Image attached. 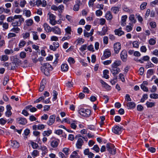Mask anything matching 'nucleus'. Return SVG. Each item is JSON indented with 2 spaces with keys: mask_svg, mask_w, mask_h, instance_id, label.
<instances>
[{
  "mask_svg": "<svg viewBox=\"0 0 158 158\" xmlns=\"http://www.w3.org/2000/svg\"><path fill=\"white\" fill-rule=\"evenodd\" d=\"M87 47L86 44H84L82 45L81 47L80 48V50L82 52L85 50Z\"/></svg>",
  "mask_w": 158,
  "mask_h": 158,
  "instance_id": "obj_61",
  "label": "nucleus"
},
{
  "mask_svg": "<svg viewBox=\"0 0 158 158\" xmlns=\"http://www.w3.org/2000/svg\"><path fill=\"white\" fill-rule=\"evenodd\" d=\"M92 149L94 150L96 152H98L100 151V148L97 145H94Z\"/></svg>",
  "mask_w": 158,
  "mask_h": 158,
  "instance_id": "obj_59",
  "label": "nucleus"
},
{
  "mask_svg": "<svg viewBox=\"0 0 158 158\" xmlns=\"http://www.w3.org/2000/svg\"><path fill=\"white\" fill-rule=\"evenodd\" d=\"M27 110H29L30 111L32 112H35L37 110V109L35 107H32L31 105L27 106L26 107Z\"/></svg>",
  "mask_w": 158,
  "mask_h": 158,
  "instance_id": "obj_25",
  "label": "nucleus"
},
{
  "mask_svg": "<svg viewBox=\"0 0 158 158\" xmlns=\"http://www.w3.org/2000/svg\"><path fill=\"white\" fill-rule=\"evenodd\" d=\"M26 25L28 26H31L33 23V20L31 19H29L25 21Z\"/></svg>",
  "mask_w": 158,
  "mask_h": 158,
  "instance_id": "obj_39",
  "label": "nucleus"
},
{
  "mask_svg": "<svg viewBox=\"0 0 158 158\" xmlns=\"http://www.w3.org/2000/svg\"><path fill=\"white\" fill-rule=\"evenodd\" d=\"M46 83V80L45 79H43L40 84V85L39 88L40 91H42L45 87V85Z\"/></svg>",
  "mask_w": 158,
  "mask_h": 158,
  "instance_id": "obj_22",
  "label": "nucleus"
},
{
  "mask_svg": "<svg viewBox=\"0 0 158 158\" xmlns=\"http://www.w3.org/2000/svg\"><path fill=\"white\" fill-rule=\"evenodd\" d=\"M22 35H23V38L24 39H27L30 36V33L28 32H25L23 33Z\"/></svg>",
  "mask_w": 158,
  "mask_h": 158,
  "instance_id": "obj_62",
  "label": "nucleus"
},
{
  "mask_svg": "<svg viewBox=\"0 0 158 158\" xmlns=\"http://www.w3.org/2000/svg\"><path fill=\"white\" fill-rule=\"evenodd\" d=\"M26 44V42L24 40H21L19 44V47L21 48L23 47Z\"/></svg>",
  "mask_w": 158,
  "mask_h": 158,
  "instance_id": "obj_47",
  "label": "nucleus"
},
{
  "mask_svg": "<svg viewBox=\"0 0 158 158\" xmlns=\"http://www.w3.org/2000/svg\"><path fill=\"white\" fill-rule=\"evenodd\" d=\"M18 122L19 124L22 125H25L27 122L26 119H19Z\"/></svg>",
  "mask_w": 158,
  "mask_h": 158,
  "instance_id": "obj_43",
  "label": "nucleus"
},
{
  "mask_svg": "<svg viewBox=\"0 0 158 158\" xmlns=\"http://www.w3.org/2000/svg\"><path fill=\"white\" fill-rule=\"evenodd\" d=\"M121 63L122 62L121 60H115L112 64L111 66L118 67L121 65Z\"/></svg>",
  "mask_w": 158,
  "mask_h": 158,
  "instance_id": "obj_17",
  "label": "nucleus"
},
{
  "mask_svg": "<svg viewBox=\"0 0 158 158\" xmlns=\"http://www.w3.org/2000/svg\"><path fill=\"white\" fill-rule=\"evenodd\" d=\"M151 60L155 64H157L158 63V58L156 57H152Z\"/></svg>",
  "mask_w": 158,
  "mask_h": 158,
  "instance_id": "obj_64",
  "label": "nucleus"
},
{
  "mask_svg": "<svg viewBox=\"0 0 158 158\" xmlns=\"http://www.w3.org/2000/svg\"><path fill=\"white\" fill-rule=\"evenodd\" d=\"M39 152L37 150H34L32 152L31 154L32 157L34 158L36 157L39 155Z\"/></svg>",
  "mask_w": 158,
  "mask_h": 158,
  "instance_id": "obj_41",
  "label": "nucleus"
},
{
  "mask_svg": "<svg viewBox=\"0 0 158 158\" xmlns=\"http://www.w3.org/2000/svg\"><path fill=\"white\" fill-rule=\"evenodd\" d=\"M76 121L75 120H72L71 121V127L73 129H75L77 127V125L75 123Z\"/></svg>",
  "mask_w": 158,
  "mask_h": 158,
  "instance_id": "obj_50",
  "label": "nucleus"
},
{
  "mask_svg": "<svg viewBox=\"0 0 158 158\" xmlns=\"http://www.w3.org/2000/svg\"><path fill=\"white\" fill-rule=\"evenodd\" d=\"M31 32L32 33L33 39L35 40H38L39 39V36L38 35V32L35 31H32Z\"/></svg>",
  "mask_w": 158,
  "mask_h": 158,
  "instance_id": "obj_31",
  "label": "nucleus"
},
{
  "mask_svg": "<svg viewBox=\"0 0 158 158\" xmlns=\"http://www.w3.org/2000/svg\"><path fill=\"white\" fill-rule=\"evenodd\" d=\"M24 20L22 15H15L14 16L9 17L7 19V22H12L11 25L13 27L20 26Z\"/></svg>",
  "mask_w": 158,
  "mask_h": 158,
  "instance_id": "obj_1",
  "label": "nucleus"
},
{
  "mask_svg": "<svg viewBox=\"0 0 158 158\" xmlns=\"http://www.w3.org/2000/svg\"><path fill=\"white\" fill-rule=\"evenodd\" d=\"M139 44V42L137 41H134L132 43L133 47L135 48H138Z\"/></svg>",
  "mask_w": 158,
  "mask_h": 158,
  "instance_id": "obj_45",
  "label": "nucleus"
},
{
  "mask_svg": "<svg viewBox=\"0 0 158 158\" xmlns=\"http://www.w3.org/2000/svg\"><path fill=\"white\" fill-rule=\"evenodd\" d=\"M59 142V139L55 138H52L50 142L51 146L53 148H56L58 146Z\"/></svg>",
  "mask_w": 158,
  "mask_h": 158,
  "instance_id": "obj_6",
  "label": "nucleus"
},
{
  "mask_svg": "<svg viewBox=\"0 0 158 158\" xmlns=\"http://www.w3.org/2000/svg\"><path fill=\"white\" fill-rule=\"evenodd\" d=\"M111 56V52L108 49H106L104 52L103 56L101 58L102 60H104L105 58H107Z\"/></svg>",
  "mask_w": 158,
  "mask_h": 158,
  "instance_id": "obj_10",
  "label": "nucleus"
},
{
  "mask_svg": "<svg viewBox=\"0 0 158 158\" xmlns=\"http://www.w3.org/2000/svg\"><path fill=\"white\" fill-rule=\"evenodd\" d=\"M52 31L55 34L58 35H60L61 33L60 29L56 26H55L52 28Z\"/></svg>",
  "mask_w": 158,
  "mask_h": 158,
  "instance_id": "obj_14",
  "label": "nucleus"
},
{
  "mask_svg": "<svg viewBox=\"0 0 158 158\" xmlns=\"http://www.w3.org/2000/svg\"><path fill=\"white\" fill-rule=\"evenodd\" d=\"M102 11L100 10H97L95 12V14L97 16H100L102 15Z\"/></svg>",
  "mask_w": 158,
  "mask_h": 158,
  "instance_id": "obj_58",
  "label": "nucleus"
},
{
  "mask_svg": "<svg viewBox=\"0 0 158 158\" xmlns=\"http://www.w3.org/2000/svg\"><path fill=\"white\" fill-rule=\"evenodd\" d=\"M48 15L49 16L50 23L52 26L55 25L57 23L56 20V16L50 13H48Z\"/></svg>",
  "mask_w": 158,
  "mask_h": 158,
  "instance_id": "obj_5",
  "label": "nucleus"
},
{
  "mask_svg": "<svg viewBox=\"0 0 158 158\" xmlns=\"http://www.w3.org/2000/svg\"><path fill=\"white\" fill-rule=\"evenodd\" d=\"M23 14H25V16L27 17H29L31 15V12L30 10H27L25 9L23 10Z\"/></svg>",
  "mask_w": 158,
  "mask_h": 158,
  "instance_id": "obj_30",
  "label": "nucleus"
},
{
  "mask_svg": "<svg viewBox=\"0 0 158 158\" xmlns=\"http://www.w3.org/2000/svg\"><path fill=\"white\" fill-rule=\"evenodd\" d=\"M115 32L116 35H118L119 36H121L124 34V32L122 30L121 27L115 30Z\"/></svg>",
  "mask_w": 158,
  "mask_h": 158,
  "instance_id": "obj_24",
  "label": "nucleus"
},
{
  "mask_svg": "<svg viewBox=\"0 0 158 158\" xmlns=\"http://www.w3.org/2000/svg\"><path fill=\"white\" fill-rule=\"evenodd\" d=\"M83 143V141L81 138H79L76 145L77 148H81Z\"/></svg>",
  "mask_w": 158,
  "mask_h": 158,
  "instance_id": "obj_18",
  "label": "nucleus"
},
{
  "mask_svg": "<svg viewBox=\"0 0 158 158\" xmlns=\"http://www.w3.org/2000/svg\"><path fill=\"white\" fill-rule=\"evenodd\" d=\"M147 3L143 2L141 5L140 6V8L141 10H143L145 9L147 6Z\"/></svg>",
  "mask_w": 158,
  "mask_h": 158,
  "instance_id": "obj_63",
  "label": "nucleus"
},
{
  "mask_svg": "<svg viewBox=\"0 0 158 158\" xmlns=\"http://www.w3.org/2000/svg\"><path fill=\"white\" fill-rule=\"evenodd\" d=\"M133 26L132 24V25H127L126 26V31L128 32H130L132 30V27Z\"/></svg>",
  "mask_w": 158,
  "mask_h": 158,
  "instance_id": "obj_60",
  "label": "nucleus"
},
{
  "mask_svg": "<svg viewBox=\"0 0 158 158\" xmlns=\"http://www.w3.org/2000/svg\"><path fill=\"white\" fill-rule=\"evenodd\" d=\"M79 156L76 151H74L70 156V158H79Z\"/></svg>",
  "mask_w": 158,
  "mask_h": 158,
  "instance_id": "obj_32",
  "label": "nucleus"
},
{
  "mask_svg": "<svg viewBox=\"0 0 158 158\" xmlns=\"http://www.w3.org/2000/svg\"><path fill=\"white\" fill-rule=\"evenodd\" d=\"M129 19L131 22V23H129L130 25H132L133 24H135L136 22V20L135 18V16L133 14L129 16Z\"/></svg>",
  "mask_w": 158,
  "mask_h": 158,
  "instance_id": "obj_13",
  "label": "nucleus"
},
{
  "mask_svg": "<svg viewBox=\"0 0 158 158\" xmlns=\"http://www.w3.org/2000/svg\"><path fill=\"white\" fill-rule=\"evenodd\" d=\"M69 67L68 65L66 64H64L61 65V69L63 71H67L68 70Z\"/></svg>",
  "mask_w": 158,
  "mask_h": 158,
  "instance_id": "obj_29",
  "label": "nucleus"
},
{
  "mask_svg": "<svg viewBox=\"0 0 158 158\" xmlns=\"http://www.w3.org/2000/svg\"><path fill=\"white\" fill-rule=\"evenodd\" d=\"M155 103L153 102H147L146 103V105L148 107L151 108L155 106Z\"/></svg>",
  "mask_w": 158,
  "mask_h": 158,
  "instance_id": "obj_46",
  "label": "nucleus"
},
{
  "mask_svg": "<svg viewBox=\"0 0 158 158\" xmlns=\"http://www.w3.org/2000/svg\"><path fill=\"white\" fill-rule=\"evenodd\" d=\"M71 38V36L70 35L65 34L64 35V36L62 39L61 41H64L66 40H68Z\"/></svg>",
  "mask_w": 158,
  "mask_h": 158,
  "instance_id": "obj_38",
  "label": "nucleus"
},
{
  "mask_svg": "<svg viewBox=\"0 0 158 158\" xmlns=\"http://www.w3.org/2000/svg\"><path fill=\"white\" fill-rule=\"evenodd\" d=\"M127 18V16L125 15L123 16L121 18V25L122 26H124L126 25V21Z\"/></svg>",
  "mask_w": 158,
  "mask_h": 158,
  "instance_id": "obj_23",
  "label": "nucleus"
},
{
  "mask_svg": "<svg viewBox=\"0 0 158 158\" xmlns=\"http://www.w3.org/2000/svg\"><path fill=\"white\" fill-rule=\"evenodd\" d=\"M154 72V70L152 69H151L148 70V71L147 73V76H149V77L150 76L152 75L153 74Z\"/></svg>",
  "mask_w": 158,
  "mask_h": 158,
  "instance_id": "obj_53",
  "label": "nucleus"
},
{
  "mask_svg": "<svg viewBox=\"0 0 158 158\" xmlns=\"http://www.w3.org/2000/svg\"><path fill=\"white\" fill-rule=\"evenodd\" d=\"M156 43V40L152 38H151L149 40V44L151 45H153L155 44Z\"/></svg>",
  "mask_w": 158,
  "mask_h": 158,
  "instance_id": "obj_57",
  "label": "nucleus"
},
{
  "mask_svg": "<svg viewBox=\"0 0 158 158\" xmlns=\"http://www.w3.org/2000/svg\"><path fill=\"white\" fill-rule=\"evenodd\" d=\"M111 10L114 14H116L119 11V8L117 6L113 7L111 8Z\"/></svg>",
  "mask_w": 158,
  "mask_h": 158,
  "instance_id": "obj_34",
  "label": "nucleus"
},
{
  "mask_svg": "<svg viewBox=\"0 0 158 158\" xmlns=\"http://www.w3.org/2000/svg\"><path fill=\"white\" fill-rule=\"evenodd\" d=\"M13 27L10 30V31L18 33L20 31V29L18 27Z\"/></svg>",
  "mask_w": 158,
  "mask_h": 158,
  "instance_id": "obj_26",
  "label": "nucleus"
},
{
  "mask_svg": "<svg viewBox=\"0 0 158 158\" xmlns=\"http://www.w3.org/2000/svg\"><path fill=\"white\" fill-rule=\"evenodd\" d=\"M9 59V56L6 55H2L1 56L0 60L2 61H5Z\"/></svg>",
  "mask_w": 158,
  "mask_h": 158,
  "instance_id": "obj_40",
  "label": "nucleus"
},
{
  "mask_svg": "<svg viewBox=\"0 0 158 158\" xmlns=\"http://www.w3.org/2000/svg\"><path fill=\"white\" fill-rule=\"evenodd\" d=\"M41 68L42 72L47 76L49 75L50 71L53 69L52 66L48 63H44L43 66L41 67Z\"/></svg>",
  "mask_w": 158,
  "mask_h": 158,
  "instance_id": "obj_2",
  "label": "nucleus"
},
{
  "mask_svg": "<svg viewBox=\"0 0 158 158\" xmlns=\"http://www.w3.org/2000/svg\"><path fill=\"white\" fill-rule=\"evenodd\" d=\"M65 34H67L71 35V27L68 26L65 29Z\"/></svg>",
  "mask_w": 158,
  "mask_h": 158,
  "instance_id": "obj_48",
  "label": "nucleus"
},
{
  "mask_svg": "<svg viewBox=\"0 0 158 158\" xmlns=\"http://www.w3.org/2000/svg\"><path fill=\"white\" fill-rule=\"evenodd\" d=\"M105 17L107 20H110L113 18V16L110 11H107Z\"/></svg>",
  "mask_w": 158,
  "mask_h": 158,
  "instance_id": "obj_21",
  "label": "nucleus"
},
{
  "mask_svg": "<svg viewBox=\"0 0 158 158\" xmlns=\"http://www.w3.org/2000/svg\"><path fill=\"white\" fill-rule=\"evenodd\" d=\"M11 146L13 148H17L19 147V145L18 142L14 140L11 142Z\"/></svg>",
  "mask_w": 158,
  "mask_h": 158,
  "instance_id": "obj_27",
  "label": "nucleus"
},
{
  "mask_svg": "<svg viewBox=\"0 0 158 158\" xmlns=\"http://www.w3.org/2000/svg\"><path fill=\"white\" fill-rule=\"evenodd\" d=\"M127 54L126 50H123L120 54V58L123 62H126L127 60Z\"/></svg>",
  "mask_w": 158,
  "mask_h": 158,
  "instance_id": "obj_8",
  "label": "nucleus"
},
{
  "mask_svg": "<svg viewBox=\"0 0 158 158\" xmlns=\"http://www.w3.org/2000/svg\"><path fill=\"white\" fill-rule=\"evenodd\" d=\"M18 66L16 65L12 61L11 63H10V66H9V69L11 70H14L16 69Z\"/></svg>",
  "mask_w": 158,
  "mask_h": 158,
  "instance_id": "obj_36",
  "label": "nucleus"
},
{
  "mask_svg": "<svg viewBox=\"0 0 158 158\" xmlns=\"http://www.w3.org/2000/svg\"><path fill=\"white\" fill-rule=\"evenodd\" d=\"M26 3V2L25 0H20L19 2V5L21 7H23Z\"/></svg>",
  "mask_w": 158,
  "mask_h": 158,
  "instance_id": "obj_52",
  "label": "nucleus"
},
{
  "mask_svg": "<svg viewBox=\"0 0 158 158\" xmlns=\"http://www.w3.org/2000/svg\"><path fill=\"white\" fill-rule=\"evenodd\" d=\"M108 28L107 26L103 27L102 31H98L97 32V34L101 36L105 35L108 31Z\"/></svg>",
  "mask_w": 158,
  "mask_h": 158,
  "instance_id": "obj_12",
  "label": "nucleus"
},
{
  "mask_svg": "<svg viewBox=\"0 0 158 158\" xmlns=\"http://www.w3.org/2000/svg\"><path fill=\"white\" fill-rule=\"evenodd\" d=\"M106 148L107 150L110 154L114 155L116 153L115 147L113 144L111 143H107L106 145Z\"/></svg>",
  "mask_w": 158,
  "mask_h": 158,
  "instance_id": "obj_4",
  "label": "nucleus"
},
{
  "mask_svg": "<svg viewBox=\"0 0 158 158\" xmlns=\"http://www.w3.org/2000/svg\"><path fill=\"white\" fill-rule=\"evenodd\" d=\"M114 48L115 53L118 54L121 48L120 43L119 42L115 43L114 45Z\"/></svg>",
  "mask_w": 158,
  "mask_h": 158,
  "instance_id": "obj_9",
  "label": "nucleus"
},
{
  "mask_svg": "<svg viewBox=\"0 0 158 158\" xmlns=\"http://www.w3.org/2000/svg\"><path fill=\"white\" fill-rule=\"evenodd\" d=\"M12 61L16 65L18 66L21 64V60L18 58L17 57H14Z\"/></svg>",
  "mask_w": 158,
  "mask_h": 158,
  "instance_id": "obj_20",
  "label": "nucleus"
},
{
  "mask_svg": "<svg viewBox=\"0 0 158 158\" xmlns=\"http://www.w3.org/2000/svg\"><path fill=\"white\" fill-rule=\"evenodd\" d=\"M45 30L47 32H50L52 31V28L47 23H45L44 24Z\"/></svg>",
  "mask_w": 158,
  "mask_h": 158,
  "instance_id": "obj_19",
  "label": "nucleus"
},
{
  "mask_svg": "<svg viewBox=\"0 0 158 158\" xmlns=\"http://www.w3.org/2000/svg\"><path fill=\"white\" fill-rule=\"evenodd\" d=\"M100 82L102 84L103 86L105 87L107 90H110L111 89V87L108 85L102 80H101Z\"/></svg>",
  "mask_w": 158,
  "mask_h": 158,
  "instance_id": "obj_16",
  "label": "nucleus"
},
{
  "mask_svg": "<svg viewBox=\"0 0 158 158\" xmlns=\"http://www.w3.org/2000/svg\"><path fill=\"white\" fill-rule=\"evenodd\" d=\"M154 67V65L151 62H148L146 64V68L147 69L149 68H153Z\"/></svg>",
  "mask_w": 158,
  "mask_h": 158,
  "instance_id": "obj_49",
  "label": "nucleus"
},
{
  "mask_svg": "<svg viewBox=\"0 0 158 158\" xmlns=\"http://www.w3.org/2000/svg\"><path fill=\"white\" fill-rule=\"evenodd\" d=\"M79 113L82 116L88 118L90 115L91 114L90 110L88 109L81 108L79 110Z\"/></svg>",
  "mask_w": 158,
  "mask_h": 158,
  "instance_id": "obj_3",
  "label": "nucleus"
},
{
  "mask_svg": "<svg viewBox=\"0 0 158 158\" xmlns=\"http://www.w3.org/2000/svg\"><path fill=\"white\" fill-rule=\"evenodd\" d=\"M52 133V130H49L48 131H44L43 133L44 136H49Z\"/></svg>",
  "mask_w": 158,
  "mask_h": 158,
  "instance_id": "obj_35",
  "label": "nucleus"
},
{
  "mask_svg": "<svg viewBox=\"0 0 158 158\" xmlns=\"http://www.w3.org/2000/svg\"><path fill=\"white\" fill-rule=\"evenodd\" d=\"M122 128L118 126H116L112 128L113 132L115 134H118L121 133Z\"/></svg>",
  "mask_w": 158,
  "mask_h": 158,
  "instance_id": "obj_11",
  "label": "nucleus"
},
{
  "mask_svg": "<svg viewBox=\"0 0 158 158\" xmlns=\"http://www.w3.org/2000/svg\"><path fill=\"white\" fill-rule=\"evenodd\" d=\"M13 52V50L12 49H6L4 51L5 53L8 55H10Z\"/></svg>",
  "mask_w": 158,
  "mask_h": 158,
  "instance_id": "obj_55",
  "label": "nucleus"
},
{
  "mask_svg": "<svg viewBox=\"0 0 158 158\" xmlns=\"http://www.w3.org/2000/svg\"><path fill=\"white\" fill-rule=\"evenodd\" d=\"M122 8L123 10L126 12H129L131 11V10L129 9V8L125 5H123L122 6Z\"/></svg>",
  "mask_w": 158,
  "mask_h": 158,
  "instance_id": "obj_44",
  "label": "nucleus"
},
{
  "mask_svg": "<svg viewBox=\"0 0 158 158\" xmlns=\"http://www.w3.org/2000/svg\"><path fill=\"white\" fill-rule=\"evenodd\" d=\"M84 42V40L81 38H78L75 41V44L77 45L79 44H82Z\"/></svg>",
  "mask_w": 158,
  "mask_h": 158,
  "instance_id": "obj_28",
  "label": "nucleus"
},
{
  "mask_svg": "<svg viewBox=\"0 0 158 158\" xmlns=\"http://www.w3.org/2000/svg\"><path fill=\"white\" fill-rule=\"evenodd\" d=\"M127 106L129 109H131L134 108L135 106V104L134 102H131L128 103Z\"/></svg>",
  "mask_w": 158,
  "mask_h": 158,
  "instance_id": "obj_37",
  "label": "nucleus"
},
{
  "mask_svg": "<svg viewBox=\"0 0 158 158\" xmlns=\"http://www.w3.org/2000/svg\"><path fill=\"white\" fill-rule=\"evenodd\" d=\"M109 73V71L108 70H105L103 71V77L106 79L109 78V76L108 75Z\"/></svg>",
  "mask_w": 158,
  "mask_h": 158,
  "instance_id": "obj_42",
  "label": "nucleus"
},
{
  "mask_svg": "<svg viewBox=\"0 0 158 158\" xmlns=\"http://www.w3.org/2000/svg\"><path fill=\"white\" fill-rule=\"evenodd\" d=\"M5 44V41L3 37L0 35V47L4 46Z\"/></svg>",
  "mask_w": 158,
  "mask_h": 158,
  "instance_id": "obj_51",
  "label": "nucleus"
},
{
  "mask_svg": "<svg viewBox=\"0 0 158 158\" xmlns=\"http://www.w3.org/2000/svg\"><path fill=\"white\" fill-rule=\"evenodd\" d=\"M31 144L33 149H36L38 146V144L33 141L31 142Z\"/></svg>",
  "mask_w": 158,
  "mask_h": 158,
  "instance_id": "obj_56",
  "label": "nucleus"
},
{
  "mask_svg": "<svg viewBox=\"0 0 158 158\" xmlns=\"http://www.w3.org/2000/svg\"><path fill=\"white\" fill-rule=\"evenodd\" d=\"M110 71L114 76L118 74L120 72V69L118 67H111L110 69Z\"/></svg>",
  "mask_w": 158,
  "mask_h": 158,
  "instance_id": "obj_7",
  "label": "nucleus"
},
{
  "mask_svg": "<svg viewBox=\"0 0 158 158\" xmlns=\"http://www.w3.org/2000/svg\"><path fill=\"white\" fill-rule=\"evenodd\" d=\"M6 107L7 111L5 113L7 117H9L12 114V113L10 111L11 107L10 105H9L6 106Z\"/></svg>",
  "mask_w": 158,
  "mask_h": 158,
  "instance_id": "obj_15",
  "label": "nucleus"
},
{
  "mask_svg": "<svg viewBox=\"0 0 158 158\" xmlns=\"http://www.w3.org/2000/svg\"><path fill=\"white\" fill-rule=\"evenodd\" d=\"M150 97L151 98L157 99L158 98V94L156 93L152 94L150 95Z\"/></svg>",
  "mask_w": 158,
  "mask_h": 158,
  "instance_id": "obj_54",
  "label": "nucleus"
},
{
  "mask_svg": "<svg viewBox=\"0 0 158 158\" xmlns=\"http://www.w3.org/2000/svg\"><path fill=\"white\" fill-rule=\"evenodd\" d=\"M21 66L24 68H26L28 67H29L30 64L28 63L27 60H25L23 62L21 63Z\"/></svg>",
  "mask_w": 158,
  "mask_h": 158,
  "instance_id": "obj_33",
  "label": "nucleus"
}]
</instances>
